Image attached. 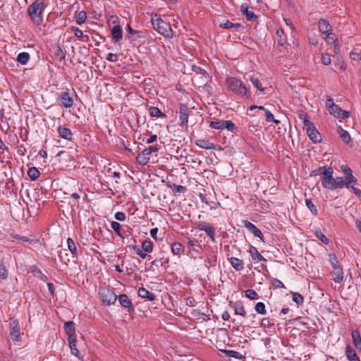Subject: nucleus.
<instances>
[{
	"label": "nucleus",
	"instance_id": "f257e3e1",
	"mask_svg": "<svg viewBox=\"0 0 361 361\" xmlns=\"http://www.w3.org/2000/svg\"><path fill=\"white\" fill-rule=\"evenodd\" d=\"M46 6L44 0H35L28 6L27 14L35 25H39L42 23V13Z\"/></svg>",
	"mask_w": 361,
	"mask_h": 361
},
{
	"label": "nucleus",
	"instance_id": "f03ea898",
	"mask_svg": "<svg viewBox=\"0 0 361 361\" xmlns=\"http://www.w3.org/2000/svg\"><path fill=\"white\" fill-rule=\"evenodd\" d=\"M334 170L331 166L327 167L326 173L321 178V183L324 188L334 190L344 187L343 177H333Z\"/></svg>",
	"mask_w": 361,
	"mask_h": 361
},
{
	"label": "nucleus",
	"instance_id": "7ed1b4c3",
	"mask_svg": "<svg viewBox=\"0 0 361 361\" xmlns=\"http://www.w3.org/2000/svg\"><path fill=\"white\" fill-rule=\"evenodd\" d=\"M152 25L153 28L158 32L160 35L166 38L173 37V30L171 25L164 21L159 14L155 13L151 18Z\"/></svg>",
	"mask_w": 361,
	"mask_h": 361
},
{
	"label": "nucleus",
	"instance_id": "20e7f679",
	"mask_svg": "<svg viewBox=\"0 0 361 361\" xmlns=\"http://www.w3.org/2000/svg\"><path fill=\"white\" fill-rule=\"evenodd\" d=\"M299 118L303 121L304 128L309 138L314 143H319L322 141V136L317 130L314 123L310 121L308 115L306 113L300 114Z\"/></svg>",
	"mask_w": 361,
	"mask_h": 361
},
{
	"label": "nucleus",
	"instance_id": "39448f33",
	"mask_svg": "<svg viewBox=\"0 0 361 361\" xmlns=\"http://www.w3.org/2000/svg\"><path fill=\"white\" fill-rule=\"evenodd\" d=\"M226 84L229 90L233 92L236 95L242 97L248 98L250 94L243 82L234 77H228L226 78Z\"/></svg>",
	"mask_w": 361,
	"mask_h": 361
},
{
	"label": "nucleus",
	"instance_id": "423d86ee",
	"mask_svg": "<svg viewBox=\"0 0 361 361\" xmlns=\"http://www.w3.org/2000/svg\"><path fill=\"white\" fill-rule=\"evenodd\" d=\"M71 353L78 360H83V354L87 351L85 340H68Z\"/></svg>",
	"mask_w": 361,
	"mask_h": 361
},
{
	"label": "nucleus",
	"instance_id": "0eeeda50",
	"mask_svg": "<svg viewBox=\"0 0 361 361\" xmlns=\"http://www.w3.org/2000/svg\"><path fill=\"white\" fill-rule=\"evenodd\" d=\"M73 90L68 87L62 89V92L58 94L57 99L60 101V105L66 109L71 108L74 104Z\"/></svg>",
	"mask_w": 361,
	"mask_h": 361
},
{
	"label": "nucleus",
	"instance_id": "6e6552de",
	"mask_svg": "<svg viewBox=\"0 0 361 361\" xmlns=\"http://www.w3.org/2000/svg\"><path fill=\"white\" fill-rule=\"evenodd\" d=\"M326 106L329 112L336 118H347L350 116V112L341 109L338 105L334 104L331 97L326 99Z\"/></svg>",
	"mask_w": 361,
	"mask_h": 361
},
{
	"label": "nucleus",
	"instance_id": "1a4fd4ad",
	"mask_svg": "<svg viewBox=\"0 0 361 361\" xmlns=\"http://www.w3.org/2000/svg\"><path fill=\"white\" fill-rule=\"evenodd\" d=\"M196 228L200 231H204L209 239L212 243L215 242L216 230L210 223L204 221H198Z\"/></svg>",
	"mask_w": 361,
	"mask_h": 361
},
{
	"label": "nucleus",
	"instance_id": "9d476101",
	"mask_svg": "<svg viewBox=\"0 0 361 361\" xmlns=\"http://www.w3.org/2000/svg\"><path fill=\"white\" fill-rule=\"evenodd\" d=\"M191 114L192 111L189 109L185 104H180L179 105V119L180 121V126H181L182 129H188V117Z\"/></svg>",
	"mask_w": 361,
	"mask_h": 361
},
{
	"label": "nucleus",
	"instance_id": "9b49d317",
	"mask_svg": "<svg viewBox=\"0 0 361 361\" xmlns=\"http://www.w3.org/2000/svg\"><path fill=\"white\" fill-rule=\"evenodd\" d=\"M341 169L345 175V177L343 178L344 187L349 189L350 187H353V185L357 183V178L353 175L352 170L348 166H341Z\"/></svg>",
	"mask_w": 361,
	"mask_h": 361
},
{
	"label": "nucleus",
	"instance_id": "f8f14e48",
	"mask_svg": "<svg viewBox=\"0 0 361 361\" xmlns=\"http://www.w3.org/2000/svg\"><path fill=\"white\" fill-rule=\"evenodd\" d=\"M99 295L102 302L106 305L114 304L117 300L116 295L109 288H103L99 290Z\"/></svg>",
	"mask_w": 361,
	"mask_h": 361
},
{
	"label": "nucleus",
	"instance_id": "ddd939ff",
	"mask_svg": "<svg viewBox=\"0 0 361 361\" xmlns=\"http://www.w3.org/2000/svg\"><path fill=\"white\" fill-rule=\"evenodd\" d=\"M242 223H243V225L248 231H250L252 233H253V235L255 237L259 238L262 242L264 243V238L263 233L255 224H253L248 220H243Z\"/></svg>",
	"mask_w": 361,
	"mask_h": 361
},
{
	"label": "nucleus",
	"instance_id": "4468645a",
	"mask_svg": "<svg viewBox=\"0 0 361 361\" xmlns=\"http://www.w3.org/2000/svg\"><path fill=\"white\" fill-rule=\"evenodd\" d=\"M252 8H250L247 4H243L240 6V12L245 16L246 19L249 21H256L258 16L253 12Z\"/></svg>",
	"mask_w": 361,
	"mask_h": 361
},
{
	"label": "nucleus",
	"instance_id": "2eb2a0df",
	"mask_svg": "<svg viewBox=\"0 0 361 361\" xmlns=\"http://www.w3.org/2000/svg\"><path fill=\"white\" fill-rule=\"evenodd\" d=\"M117 299L122 307L128 309V312H131L134 310L132 301L126 294H121Z\"/></svg>",
	"mask_w": 361,
	"mask_h": 361
},
{
	"label": "nucleus",
	"instance_id": "dca6fc26",
	"mask_svg": "<svg viewBox=\"0 0 361 361\" xmlns=\"http://www.w3.org/2000/svg\"><path fill=\"white\" fill-rule=\"evenodd\" d=\"M9 329L12 338H19L20 337V329L18 322L16 319H10Z\"/></svg>",
	"mask_w": 361,
	"mask_h": 361
},
{
	"label": "nucleus",
	"instance_id": "f3484780",
	"mask_svg": "<svg viewBox=\"0 0 361 361\" xmlns=\"http://www.w3.org/2000/svg\"><path fill=\"white\" fill-rule=\"evenodd\" d=\"M57 132L59 135V137L68 140L72 141L73 139V135L71 130L64 126H60L57 128Z\"/></svg>",
	"mask_w": 361,
	"mask_h": 361
},
{
	"label": "nucleus",
	"instance_id": "a211bd4d",
	"mask_svg": "<svg viewBox=\"0 0 361 361\" xmlns=\"http://www.w3.org/2000/svg\"><path fill=\"white\" fill-rule=\"evenodd\" d=\"M318 29L322 35L329 34L332 31V27L329 22L324 19L320 18L318 20Z\"/></svg>",
	"mask_w": 361,
	"mask_h": 361
},
{
	"label": "nucleus",
	"instance_id": "6ab92c4d",
	"mask_svg": "<svg viewBox=\"0 0 361 361\" xmlns=\"http://www.w3.org/2000/svg\"><path fill=\"white\" fill-rule=\"evenodd\" d=\"M149 153L145 148L136 157L137 162L141 166H145L149 161Z\"/></svg>",
	"mask_w": 361,
	"mask_h": 361
},
{
	"label": "nucleus",
	"instance_id": "aec40b11",
	"mask_svg": "<svg viewBox=\"0 0 361 361\" xmlns=\"http://www.w3.org/2000/svg\"><path fill=\"white\" fill-rule=\"evenodd\" d=\"M111 34L115 42L118 43L123 39V31L120 25H115L111 30Z\"/></svg>",
	"mask_w": 361,
	"mask_h": 361
},
{
	"label": "nucleus",
	"instance_id": "412c9836",
	"mask_svg": "<svg viewBox=\"0 0 361 361\" xmlns=\"http://www.w3.org/2000/svg\"><path fill=\"white\" fill-rule=\"evenodd\" d=\"M234 310L235 314L243 317L246 316L244 305L241 301H235L234 302H230Z\"/></svg>",
	"mask_w": 361,
	"mask_h": 361
},
{
	"label": "nucleus",
	"instance_id": "4be33fe9",
	"mask_svg": "<svg viewBox=\"0 0 361 361\" xmlns=\"http://www.w3.org/2000/svg\"><path fill=\"white\" fill-rule=\"evenodd\" d=\"M345 355L349 361H360L353 348L347 344L345 347Z\"/></svg>",
	"mask_w": 361,
	"mask_h": 361
},
{
	"label": "nucleus",
	"instance_id": "5701e85b",
	"mask_svg": "<svg viewBox=\"0 0 361 361\" xmlns=\"http://www.w3.org/2000/svg\"><path fill=\"white\" fill-rule=\"evenodd\" d=\"M276 36H277V44L279 47H285L287 45L286 36L285 35V32L282 28H279L276 30Z\"/></svg>",
	"mask_w": 361,
	"mask_h": 361
},
{
	"label": "nucleus",
	"instance_id": "b1692460",
	"mask_svg": "<svg viewBox=\"0 0 361 361\" xmlns=\"http://www.w3.org/2000/svg\"><path fill=\"white\" fill-rule=\"evenodd\" d=\"M137 293L140 298L147 299L149 301H153L155 299L154 294L143 287L139 288Z\"/></svg>",
	"mask_w": 361,
	"mask_h": 361
},
{
	"label": "nucleus",
	"instance_id": "393cba45",
	"mask_svg": "<svg viewBox=\"0 0 361 361\" xmlns=\"http://www.w3.org/2000/svg\"><path fill=\"white\" fill-rule=\"evenodd\" d=\"M249 252L254 261H267V259L258 252L256 247L250 245Z\"/></svg>",
	"mask_w": 361,
	"mask_h": 361
},
{
	"label": "nucleus",
	"instance_id": "a878e982",
	"mask_svg": "<svg viewBox=\"0 0 361 361\" xmlns=\"http://www.w3.org/2000/svg\"><path fill=\"white\" fill-rule=\"evenodd\" d=\"M229 261L233 268L235 269L236 271H240L244 269V262L243 260L232 257L229 259Z\"/></svg>",
	"mask_w": 361,
	"mask_h": 361
},
{
	"label": "nucleus",
	"instance_id": "bb28decb",
	"mask_svg": "<svg viewBox=\"0 0 361 361\" xmlns=\"http://www.w3.org/2000/svg\"><path fill=\"white\" fill-rule=\"evenodd\" d=\"M220 27L224 29H235L236 31H240L244 28L243 25L240 23H233L229 20H226L225 23L221 24Z\"/></svg>",
	"mask_w": 361,
	"mask_h": 361
},
{
	"label": "nucleus",
	"instance_id": "cd10ccee",
	"mask_svg": "<svg viewBox=\"0 0 361 361\" xmlns=\"http://www.w3.org/2000/svg\"><path fill=\"white\" fill-rule=\"evenodd\" d=\"M64 330L68 337V338H72L74 336L75 333V324L73 322L69 321L64 323Z\"/></svg>",
	"mask_w": 361,
	"mask_h": 361
},
{
	"label": "nucleus",
	"instance_id": "c85d7f7f",
	"mask_svg": "<svg viewBox=\"0 0 361 361\" xmlns=\"http://www.w3.org/2000/svg\"><path fill=\"white\" fill-rule=\"evenodd\" d=\"M337 130L338 133L340 135V137H341L342 140L346 144L350 143L351 141V137L349 133L347 130L342 128L341 126H338Z\"/></svg>",
	"mask_w": 361,
	"mask_h": 361
},
{
	"label": "nucleus",
	"instance_id": "c756f323",
	"mask_svg": "<svg viewBox=\"0 0 361 361\" xmlns=\"http://www.w3.org/2000/svg\"><path fill=\"white\" fill-rule=\"evenodd\" d=\"M195 145L199 147L206 149H214L216 148L213 143L203 139L197 140Z\"/></svg>",
	"mask_w": 361,
	"mask_h": 361
},
{
	"label": "nucleus",
	"instance_id": "7c9ffc66",
	"mask_svg": "<svg viewBox=\"0 0 361 361\" xmlns=\"http://www.w3.org/2000/svg\"><path fill=\"white\" fill-rule=\"evenodd\" d=\"M171 252L174 255H180V254L183 253L184 252V247L183 245L178 243L175 242L171 244Z\"/></svg>",
	"mask_w": 361,
	"mask_h": 361
},
{
	"label": "nucleus",
	"instance_id": "2f4dec72",
	"mask_svg": "<svg viewBox=\"0 0 361 361\" xmlns=\"http://www.w3.org/2000/svg\"><path fill=\"white\" fill-rule=\"evenodd\" d=\"M332 274L335 276L334 281L336 283H341L343 280V272L341 267L334 269Z\"/></svg>",
	"mask_w": 361,
	"mask_h": 361
},
{
	"label": "nucleus",
	"instance_id": "473e14b6",
	"mask_svg": "<svg viewBox=\"0 0 361 361\" xmlns=\"http://www.w3.org/2000/svg\"><path fill=\"white\" fill-rule=\"evenodd\" d=\"M219 350L224 353H225L227 356L233 357L235 359H242L243 358V356L238 352L231 350H226V349H221L219 348Z\"/></svg>",
	"mask_w": 361,
	"mask_h": 361
},
{
	"label": "nucleus",
	"instance_id": "72a5a7b5",
	"mask_svg": "<svg viewBox=\"0 0 361 361\" xmlns=\"http://www.w3.org/2000/svg\"><path fill=\"white\" fill-rule=\"evenodd\" d=\"M87 19V13L85 11H80L75 14V22L78 25H82Z\"/></svg>",
	"mask_w": 361,
	"mask_h": 361
},
{
	"label": "nucleus",
	"instance_id": "f704fd0d",
	"mask_svg": "<svg viewBox=\"0 0 361 361\" xmlns=\"http://www.w3.org/2000/svg\"><path fill=\"white\" fill-rule=\"evenodd\" d=\"M30 60V54L27 52H21L17 56V61L22 65H25Z\"/></svg>",
	"mask_w": 361,
	"mask_h": 361
},
{
	"label": "nucleus",
	"instance_id": "c9c22d12",
	"mask_svg": "<svg viewBox=\"0 0 361 361\" xmlns=\"http://www.w3.org/2000/svg\"><path fill=\"white\" fill-rule=\"evenodd\" d=\"M149 111L151 117H166V115L158 107L151 106Z\"/></svg>",
	"mask_w": 361,
	"mask_h": 361
},
{
	"label": "nucleus",
	"instance_id": "e433bc0d",
	"mask_svg": "<svg viewBox=\"0 0 361 361\" xmlns=\"http://www.w3.org/2000/svg\"><path fill=\"white\" fill-rule=\"evenodd\" d=\"M40 173L36 167H31L27 171V176L32 180H35L39 176Z\"/></svg>",
	"mask_w": 361,
	"mask_h": 361
},
{
	"label": "nucleus",
	"instance_id": "4c0bfd02",
	"mask_svg": "<svg viewBox=\"0 0 361 361\" xmlns=\"http://www.w3.org/2000/svg\"><path fill=\"white\" fill-rule=\"evenodd\" d=\"M305 204L307 206V207L310 209V211L311 212V213L314 215V216H317L318 214V210H317V207L313 204V202H312L311 200L310 199H306L305 200Z\"/></svg>",
	"mask_w": 361,
	"mask_h": 361
},
{
	"label": "nucleus",
	"instance_id": "58836bf2",
	"mask_svg": "<svg viewBox=\"0 0 361 361\" xmlns=\"http://www.w3.org/2000/svg\"><path fill=\"white\" fill-rule=\"evenodd\" d=\"M67 245H68V248L69 251L73 255H75V256L77 255V247H76V245L72 238H68L67 239Z\"/></svg>",
	"mask_w": 361,
	"mask_h": 361
},
{
	"label": "nucleus",
	"instance_id": "ea45409f",
	"mask_svg": "<svg viewBox=\"0 0 361 361\" xmlns=\"http://www.w3.org/2000/svg\"><path fill=\"white\" fill-rule=\"evenodd\" d=\"M326 170H327L326 166H320L318 169L312 171L310 172V176H317L322 175V176H324V174L326 173Z\"/></svg>",
	"mask_w": 361,
	"mask_h": 361
},
{
	"label": "nucleus",
	"instance_id": "a19ab883",
	"mask_svg": "<svg viewBox=\"0 0 361 361\" xmlns=\"http://www.w3.org/2000/svg\"><path fill=\"white\" fill-rule=\"evenodd\" d=\"M142 248L145 252L150 253L153 250V245L150 240H145L142 243Z\"/></svg>",
	"mask_w": 361,
	"mask_h": 361
},
{
	"label": "nucleus",
	"instance_id": "79ce46f5",
	"mask_svg": "<svg viewBox=\"0 0 361 361\" xmlns=\"http://www.w3.org/2000/svg\"><path fill=\"white\" fill-rule=\"evenodd\" d=\"M255 310L262 315H265L267 313L265 305L262 302H258L255 306Z\"/></svg>",
	"mask_w": 361,
	"mask_h": 361
},
{
	"label": "nucleus",
	"instance_id": "37998d69",
	"mask_svg": "<svg viewBox=\"0 0 361 361\" xmlns=\"http://www.w3.org/2000/svg\"><path fill=\"white\" fill-rule=\"evenodd\" d=\"M224 129H227L228 131L234 133L237 130V127L231 121H224Z\"/></svg>",
	"mask_w": 361,
	"mask_h": 361
},
{
	"label": "nucleus",
	"instance_id": "c03bdc74",
	"mask_svg": "<svg viewBox=\"0 0 361 361\" xmlns=\"http://www.w3.org/2000/svg\"><path fill=\"white\" fill-rule=\"evenodd\" d=\"M224 121H211L209 123V127L213 129L216 130H223L224 129Z\"/></svg>",
	"mask_w": 361,
	"mask_h": 361
},
{
	"label": "nucleus",
	"instance_id": "a18cd8bd",
	"mask_svg": "<svg viewBox=\"0 0 361 361\" xmlns=\"http://www.w3.org/2000/svg\"><path fill=\"white\" fill-rule=\"evenodd\" d=\"M111 228L115 231V233L120 236L121 238H123V235L121 231V224L117 221H111Z\"/></svg>",
	"mask_w": 361,
	"mask_h": 361
},
{
	"label": "nucleus",
	"instance_id": "49530a36",
	"mask_svg": "<svg viewBox=\"0 0 361 361\" xmlns=\"http://www.w3.org/2000/svg\"><path fill=\"white\" fill-rule=\"evenodd\" d=\"M250 81L252 83V85H254V87H256L259 92H261L262 93L264 92V89L262 87V85L261 82L259 81V80L252 77L250 78Z\"/></svg>",
	"mask_w": 361,
	"mask_h": 361
},
{
	"label": "nucleus",
	"instance_id": "de8ad7c7",
	"mask_svg": "<svg viewBox=\"0 0 361 361\" xmlns=\"http://www.w3.org/2000/svg\"><path fill=\"white\" fill-rule=\"evenodd\" d=\"M8 277V271L6 270L3 259L0 260V279L4 280Z\"/></svg>",
	"mask_w": 361,
	"mask_h": 361
},
{
	"label": "nucleus",
	"instance_id": "09e8293b",
	"mask_svg": "<svg viewBox=\"0 0 361 361\" xmlns=\"http://www.w3.org/2000/svg\"><path fill=\"white\" fill-rule=\"evenodd\" d=\"M329 260L334 269L336 268V267H340L339 262L336 255L334 253L329 255Z\"/></svg>",
	"mask_w": 361,
	"mask_h": 361
},
{
	"label": "nucleus",
	"instance_id": "8fccbe9b",
	"mask_svg": "<svg viewBox=\"0 0 361 361\" xmlns=\"http://www.w3.org/2000/svg\"><path fill=\"white\" fill-rule=\"evenodd\" d=\"M292 300L293 302H295L297 305H302L304 302V298L303 296L298 293H293V298Z\"/></svg>",
	"mask_w": 361,
	"mask_h": 361
},
{
	"label": "nucleus",
	"instance_id": "3c124183",
	"mask_svg": "<svg viewBox=\"0 0 361 361\" xmlns=\"http://www.w3.org/2000/svg\"><path fill=\"white\" fill-rule=\"evenodd\" d=\"M325 35V37H324V39H325L328 43H333V44H335V43H336V42H337V41H338V39H337V37H336V35H335V34H334V33L332 32V31H331V32H330V33H329V34H326V35Z\"/></svg>",
	"mask_w": 361,
	"mask_h": 361
},
{
	"label": "nucleus",
	"instance_id": "603ef678",
	"mask_svg": "<svg viewBox=\"0 0 361 361\" xmlns=\"http://www.w3.org/2000/svg\"><path fill=\"white\" fill-rule=\"evenodd\" d=\"M316 237L319 239L322 243L326 245L329 243V240L326 238V236L320 231H317L315 232Z\"/></svg>",
	"mask_w": 361,
	"mask_h": 361
},
{
	"label": "nucleus",
	"instance_id": "864d4df0",
	"mask_svg": "<svg viewBox=\"0 0 361 361\" xmlns=\"http://www.w3.org/2000/svg\"><path fill=\"white\" fill-rule=\"evenodd\" d=\"M350 56L351 59L355 61L361 60V50H358L357 49H355L350 53Z\"/></svg>",
	"mask_w": 361,
	"mask_h": 361
},
{
	"label": "nucleus",
	"instance_id": "5fc2aeb1",
	"mask_svg": "<svg viewBox=\"0 0 361 361\" xmlns=\"http://www.w3.org/2000/svg\"><path fill=\"white\" fill-rule=\"evenodd\" d=\"M265 116H266V121L267 122H274V123H279L280 121L274 118V115L269 110H265Z\"/></svg>",
	"mask_w": 361,
	"mask_h": 361
},
{
	"label": "nucleus",
	"instance_id": "6e6d98bb",
	"mask_svg": "<svg viewBox=\"0 0 361 361\" xmlns=\"http://www.w3.org/2000/svg\"><path fill=\"white\" fill-rule=\"evenodd\" d=\"M245 296L250 300H255L258 298L257 292L253 289H248L245 291Z\"/></svg>",
	"mask_w": 361,
	"mask_h": 361
},
{
	"label": "nucleus",
	"instance_id": "4d7b16f0",
	"mask_svg": "<svg viewBox=\"0 0 361 361\" xmlns=\"http://www.w3.org/2000/svg\"><path fill=\"white\" fill-rule=\"evenodd\" d=\"M271 283L274 288H285L284 284L277 279H272Z\"/></svg>",
	"mask_w": 361,
	"mask_h": 361
},
{
	"label": "nucleus",
	"instance_id": "13d9d810",
	"mask_svg": "<svg viewBox=\"0 0 361 361\" xmlns=\"http://www.w3.org/2000/svg\"><path fill=\"white\" fill-rule=\"evenodd\" d=\"M322 63L324 65H329L331 63V56L329 54H322L321 57Z\"/></svg>",
	"mask_w": 361,
	"mask_h": 361
},
{
	"label": "nucleus",
	"instance_id": "bf43d9fd",
	"mask_svg": "<svg viewBox=\"0 0 361 361\" xmlns=\"http://www.w3.org/2000/svg\"><path fill=\"white\" fill-rule=\"evenodd\" d=\"M14 238L23 243H32L34 242L33 239H30L26 236L16 235Z\"/></svg>",
	"mask_w": 361,
	"mask_h": 361
},
{
	"label": "nucleus",
	"instance_id": "052dcab7",
	"mask_svg": "<svg viewBox=\"0 0 361 361\" xmlns=\"http://www.w3.org/2000/svg\"><path fill=\"white\" fill-rule=\"evenodd\" d=\"M115 219L119 221H123L126 219V214L123 212H117L114 215Z\"/></svg>",
	"mask_w": 361,
	"mask_h": 361
},
{
	"label": "nucleus",
	"instance_id": "680f3d73",
	"mask_svg": "<svg viewBox=\"0 0 361 361\" xmlns=\"http://www.w3.org/2000/svg\"><path fill=\"white\" fill-rule=\"evenodd\" d=\"M56 55L61 58V59L64 60L66 58V54L61 49L60 46H57L56 49Z\"/></svg>",
	"mask_w": 361,
	"mask_h": 361
},
{
	"label": "nucleus",
	"instance_id": "e2e57ef3",
	"mask_svg": "<svg viewBox=\"0 0 361 361\" xmlns=\"http://www.w3.org/2000/svg\"><path fill=\"white\" fill-rule=\"evenodd\" d=\"M186 190V188L183 185H173V191L174 192H184Z\"/></svg>",
	"mask_w": 361,
	"mask_h": 361
},
{
	"label": "nucleus",
	"instance_id": "0e129e2a",
	"mask_svg": "<svg viewBox=\"0 0 361 361\" xmlns=\"http://www.w3.org/2000/svg\"><path fill=\"white\" fill-rule=\"evenodd\" d=\"M73 32L74 33V35L77 37V38H81L82 37H83V32L81 30H80L78 27H73Z\"/></svg>",
	"mask_w": 361,
	"mask_h": 361
},
{
	"label": "nucleus",
	"instance_id": "69168bd1",
	"mask_svg": "<svg viewBox=\"0 0 361 361\" xmlns=\"http://www.w3.org/2000/svg\"><path fill=\"white\" fill-rule=\"evenodd\" d=\"M118 55L112 53H109L106 56V60L111 62H116L118 61Z\"/></svg>",
	"mask_w": 361,
	"mask_h": 361
},
{
	"label": "nucleus",
	"instance_id": "338daca9",
	"mask_svg": "<svg viewBox=\"0 0 361 361\" xmlns=\"http://www.w3.org/2000/svg\"><path fill=\"white\" fill-rule=\"evenodd\" d=\"M350 188H351L353 190L355 195L361 201V190L355 188L354 185H353V187H350Z\"/></svg>",
	"mask_w": 361,
	"mask_h": 361
},
{
	"label": "nucleus",
	"instance_id": "774afa93",
	"mask_svg": "<svg viewBox=\"0 0 361 361\" xmlns=\"http://www.w3.org/2000/svg\"><path fill=\"white\" fill-rule=\"evenodd\" d=\"M353 345L357 350H361V340H353Z\"/></svg>",
	"mask_w": 361,
	"mask_h": 361
}]
</instances>
